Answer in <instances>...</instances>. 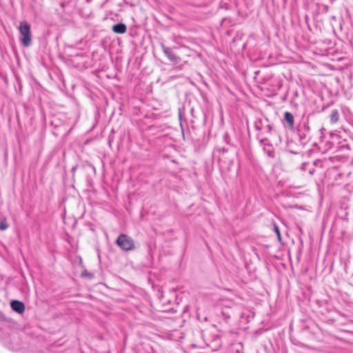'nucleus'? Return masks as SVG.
<instances>
[{"label":"nucleus","instance_id":"obj_12","mask_svg":"<svg viewBox=\"0 0 353 353\" xmlns=\"http://www.w3.org/2000/svg\"><path fill=\"white\" fill-rule=\"evenodd\" d=\"M259 141H260V143L263 145V139H259Z\"/></svg>","mask_w":353,"mask_h":353},{"label":"nucleus","instance_id":"obj_1","mask_svg":"<svg viewBox=\"0 0 353 353\" xmlns=\"http://www.w3.org/2000/svg\"><path fill=\"white\" fill-rule=\"evenodd\" d=\"M19 31L21 34L20 41L24 47H28L32 43V35L30 25L26 21H21L19 26Z\"/></svg>","mask_w":353,"mask_h":353},{"label":"nucleus","instance_id":"obj_2","mask_svg":"<svg viewBox=\"0 0 353 353\" xmlns=\"http://www.w3.org/2000/svg\"><path fill=\"white\" fill-rule=\"evenodd\" d=\"M117 244L123 250L128 251L134 248V243L133 239L126 234H120L117 241Z\"/></svg>","mask_w":353,"mask_h":353},{"label":"nucleus","instance_id":"obj_11","mask_svg":"<svg viewBox=\"0 0 353 353\" xmlns=\"http://www.w3.org/2000/svg\"><path fill=\"white\" fill-rule=\"evenodd\" d=\"M222 314H223V315L226 319H229V318H230V314H228L225 310H223V311L222 312Z\"/></svg>","mask_w":353,"mask_h":353},{"label":"nucleus","instance_id":"obj_8","mask_svg":"<svg viewBox=\"0 0 353 353\" xmlns=\"http://www.w3.org/2000/svg\"><path fill=\"white\" fill-rule=\"evenodd\" d=\"M330 120L332 123H336L339 120V113L337 110H335L332 112Z\"/></svg>","mask_w":353,"mask_h":353},{"label":"nucleus","instance_id":"obj_6","mask_svg":"<svg viewBox=\"0 0 353 353\" xmlns=\"http://www.w3.org/2000/svg\"><path fill=\"white\" fill-rule=\"evenodd\" d=\"M284 119L286 121V122L288 123V125L290 126V128H292L294 127V124L293 115L290 112H286L284 114Z\"/></svg>","mask_w":353,"mask_h":353},{"label":"nucleus","instance_id":"obj_4","mask_svg":"<svg viewBox=\"0 0 353 353\" xmlns=\"http://www.w3.org/2000/svg\"><path fill=\"white\" fill-rule=\"evenodd\" d=\"M11 307L14 311L19 314H22L25 310L24 304L19 301H12L11 302Z\"/></svg>","mask_w":353,"mask_h":353},{"label":"nucleus","instance_id":"obj_7","mask_svg":"<svg viewBox=\"0 0 353 353\" xmlns=\"http://www.w3.org/2000/svg\"><path fill=\"white\" fill-rule=\"evenodd\" d=\"M8 228V224L6 218L3 216L0 217V230H5Z\"/></svg>","mask_w":353,"mask_h":353},{"label":"nucleus","instance_id":"obj_5","mask_svg":"<svg viewBox=\"0 0 353 353\" xmlns=\"http://www.w3.org/2000/svg\"><path fill=\"white\" fill-rule=\"evenodd\" d=\"M112 30L117 34H124L127 30V27L124 23H119L114 25Z\"/></svg>","mask_w":353,"mask_h":353},{"label":"nucleus","instance_id":"obj_10","mask_svg":"<svg viewBox=\"0 0 353 353\" xmlns=\"http://www.w3.org/2000/svg\"><path fill=\"white\" fill-rule=\"evenodd\" d=\"M271 227H272V230H274V232H275L278 239L279 241H281V233L279 232V229L278 226H276L275 224H272L271 225Z\"/></svg>","mask_w":353,"mask_h":353},{"label":"nucleus","instance_id":"obj_9","mask_svg":"<svg viewBox=\"0 0 353 353\" xmlns=\"http://www.w3.org/2000/svg\"><path fill=\"white\" fill-rule=\"evenodd\" d=\"M81 277L86 279H91L93 278V274L88 272L87 270H83L81 272Z\"/></svg>","mask_w":353,"mask_h":353},{"label":"nucleus","instance_id":"obj_3","mask_svg":"<svg viewBox=\"0 0 353 353\" xmlns=\"http://www.w3.org/2000/svg\"><path fill=\"white\" fill-rule=\"evenodd\" d=\"M161 48L163 53L166 55L170 61L173 62L174 63H179L181 61L180 57L176 56L170 48L166 47L163 44H161Z\"/></svg>","mask_w":353,"mask_h":353}]
</instances>
